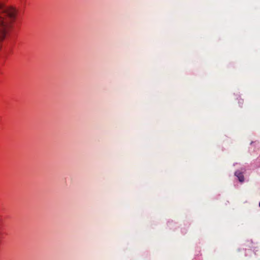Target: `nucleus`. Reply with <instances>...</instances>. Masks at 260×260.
Here are the masks:
<instances>
[{"label": "nucleus", "mask_w": 260, "mask_h": 260, "mask_svg": "<svg viewBox=\"0 0 260 260\" xmlns=\"http://www.w3.org/2000/svg\"><path fill=\"white\" fill-rule=\"evenodd\" d=\"M17 10L14 8L0 3V40L7 35L11 24L15 21Z\"/></svg>", "instance_id": "nucleus-1"}, {"label": "nucleus", "mask_w": 260, "mask_h": 260, "mask_svg": "<svg viewBox=\"0 0 260 260\" xmlns=\"http://www.w3.org/2000/svg\"><path fill=\"white\" fill-rule=\"evenodd\" d=\"M235 175L238 178L239 181L240 182H242L244 180V177L242 173H241L239 171H237L235 172Z\"/></svg>", "instance_id": "nucleus-2"}, {"label": "nucleus", "mask_w": 260, "mask_h": 260, "mask_svg": "<svg viewBox=\"0 0 260 260\" xmlns=\"http://www.w3.org/2000/svg\"><path fill=\"white\" fill-rule=\"evenodd\" d=\"M259 207H260V202H259Z\"/></svg>", "instance_id": "nucleus-3"}]
</instances>
